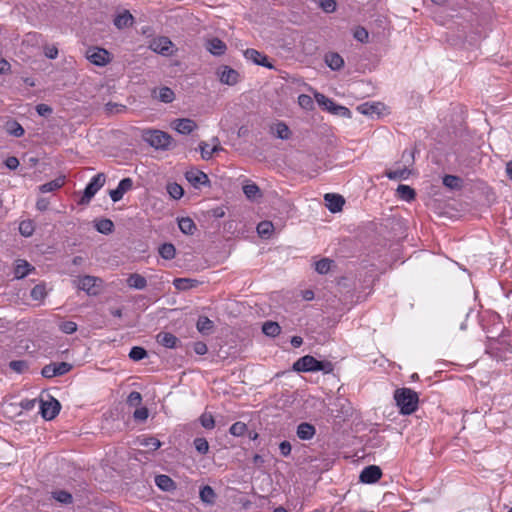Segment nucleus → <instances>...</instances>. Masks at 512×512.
<instances>
[{
    "label": "nucleus",
    "instance_id": "f257e3e1",
    "mask_svg": "<svg viewBox=\"0 0 512 512\" xmlns=\"http://www.w3.org/2000/svg\"><path fill=\"white\" fill-rule=\"evenodd\" d=\"M293 370L297 372L322 371L329 374L333 372L334 365L330 361H319L311 355H305L294 362Z\"/></svg>",
    "mask_w": 512,
    "mask_h": 512
},
{
    "label": "nucleus",
    "instance_id": "f03ea898",
    "mask_svg": "<svg viewBox=\"0 0 512 512\" xmlns=\"http://www.w3.org/2000/svg\"><path fill=\"white\" fill-rule=\"evenodd\" d=\"M396 405L403 415H410L417 410L418 394L410 388H399L394 392Z\"/></svg>",
    "mask_w": 512,
    "mask_h": 512
},
{
    "label": "nucleus",
    "instance_id": "7ed1b4c3",
    "mask_svg": "<svg viewBox=\"0 0 512 512\" xmlns=\"http://www.w3.org/2000/svg\"><path fill=\"white\" fill-rule=\"evenodd\" d=\"M144 140L152 147L161 150H168L174 146L173 138L161 130H147L143 134Z\"/></svg>",
    "mask_w": 512,
    "mask_h": 512
},
{
    "label": "nucleus",
    "instance_id": "20e7f679",
    "mask_svg": "<svg viewBox=\"0 0 512 512\" xmlns=\"http://www.w3.org/2000/svg\"><path fill=\"white\" fill-rule=\"evenodd\" d=\"M105 181L106 176L104 173H98L92 177L90 182L87 184L79 203L82 205L88 204L94 195L104 186Z\"/></svg>",
    "mask_w": 512,
    "mask_h": 512
},
{
    "label": "nucleus",
    "instance_id": "39448f33",
    "mask_svg": "<svg viewBox=\"0 0 512 512\" xmlns=\"http://www.w3.org/2000/svg\"><path fill=\"white\" fill-rule=\"evenodd\" d=\"M315 99L321 107L328 110L329 112L342 117H350L351 112L348 108L336 104L332 99L326 97L325 95L316 93Z\"/></svg>",
    "mask_w": 512,
    "mask_h": 512
},
{
    "label": "nucleus",
    "instance_id": "423d86ee",
    "mask_svg": "<svg viewBox=\"0 0 512 512\" xmlns=\"http://www.w3.org/2000/svg\"><path fill=\"white\" fill-rule=\"evenodd\" d=\"M86 58L96 66H105L111 61L110 53L99 47H92L86 51Z\"/></svg>",
    "mask_w": 512,
    "mask_h": 512
},
{
    "label": "nucleus",
    "instance_id": "0eeeda50",
    "mask_svg": "<svg viewBox=\"0 0 512 512\" xmlns=\"http://www.w3.org/2000/svg\"><path fill=\"white\" fill-rule=\"evenodd\" d=\"M72 369V365L67 362L50 363L45 365L41 370V375L45 378H53L62 376Z\"/></svg>",
    "mask_w": 512,
    "mask_h": 512
},
{
    "label": "nucleus",
    "instance_id": "6e6552de",
    "mask_svg": "<svg viewBox=\"0 0 512 512\" xmlns=\"http://www.w3.org/2000/svg\"><path fill=\"white\" fill-rule=\"evenodd\" d=\"M60 408V403L53 397L48 401H40V413L45 420L54 419L60 412Z\"/></svg>",
    "mask_w": 512,
    "mask_h": 512
},
{
    "label": "nucleus",
    "instance_id": "1a4fd4ad",
    "mask_svg": "<svg viewBox=\"0 0 512 512\" xmlns=\"http://www.w3.org/2000/svg\"><path fill=\"white\" fill-rule=\"evenodd\" d=\"M97 282H101V280L97 277L86 275L78 279L77 287L89 295H96L98 293Z\"/></svg>",
    "mask_w": 512,
    "mask_h": 512
},
{
    "label": "nucleus",
    "instance_id": "9d476101",
    "mask_svg": "<svg viewBox=\"0 0 512 512\" xmlns=\"http://www.w3.org/2000/svg\"><path fill=\"white\" fill-rule=\"evenodd\" d=\"M382 476L380 467L376 465H370L365 467L360 473L359 479L362 483L372 484L377 482Z\"/></svg>",
    "mask_w": 512,
    "mask_h": 512
},
{
    "label": "nucleus",
    "instance_id": "9b49d317",
    "mask_svg": "<svg viewBox=\"0 0 512 512\" xmlns=\"http://www.w3.org/2000/svg\"><path fill=\"white\" fill-rule=\"evenodd\" d=\"M244 57L256 65H260L269 69L273 68V65L269 62L267 56L256 49H246L244 51Z\"/></svg>",
    "mask_w": 512,
    "mask_h": 512
},
{
    "label": "nucleus",
    "instance_id": "f8f14e48",
    "mask_svg": "<svg viewBox=\"0 0 512 512\" xmlns=\"http://www.w3.org/2000/svg\"><path fill=\"white\" fill-rule=\"evenodd\" d=\"M219 80L221 83L233 86L239 80V73L229 66H223L218 71Z\"/></svg>",
    "mask_w": 512,
    "mask_h": 512
},
{
    "label": "nucleus",
    "instance_id": "ddd939ff",
    "mask_svg": "<svg viewBox=\"0 0 512 512\" xmlns=\"http://www.w3.org/2000/svg\"><path fill=\"white\" fill-rule=\"evenodd\" d=\"M186 180L195 188L201 185H208L210 183L207 174L202 171L192 169L185 173Z\"/></svg>",
    "mask_w": 512,
    "mask_h": 512
},
{
    "label": "nucleus",
    "instance_id": "4468645a",
    "mask_svg": "<svg viewBox=\"0 0 512 512\" xmlns=\"http://www.w3.org/2000/svg\"><path fill=\"white\" fill-rule=\"evenodd\" d=\"M133 187V180L131 178H124L122 179L117 188L114 190H111L109 195L113 202H118L123 198V195L131 190Z\"/></svg>",
    "mask_w": 512,
    "mask_h": 512
},
{
    "label": "nucleus",
    "instance_id": "2eb2a0df",
    "mask_svg": "<svg viewBox=\"0 0 512 512\" xmlns=\"http://www.w3.org/2000/svg\"><path fill=\"white\" fill-rule=\"evenodd\" d=\"M325 205L332 213H337L342 210L345 204L344 198L339 194L327 193L324 196Z\"/></svg>",
    "mask_w": 512,
    "mask_h": 512
},
{
    "label": "nucleus",
    "instance_id": "dca6fc26",
    "mask_svg": "<svg viewBox=\"0 0 512 512\" xmlns=\"http://www.w3.org/2000/svg\"><path fill=\"white\" fill-rule=\"evenodd\" d=\"M172 127L180 134H190L197 128L194 120L189 118L176 119L172 122Z\"/></svg>",
    "mask_w": 512,
    "mask_h": 512
},
{
    "label": "nucleus",
    "instance_id": "f3484780",
    "mask_svg": "<svg viewBox=\"0 0 512 512\" xmlns=\"http://www.w3.org/2000/svg\"><path fill=\"white\" fill-rule=\"evenodd\" d=\"M206 49L214 56H221L227 50L226 44L219 38L214 37L206 41Z\"/></svg>",
    "mask_w": 512,
    "mask_h": 512
},
{
    "label": "nucleus",
    "instance_id": "a211bd4d",
    "mask_svg": "<svg viewBox=\"0 0 512 512\" xmlns=\"http://www.w3.org/2000/svg\"><path fill=\"white\" fill-rule=\"evenodd\" d=\"M151 49L163 55L169 54L172 47V42L167 37H158L151 42Z\"/></svg>",
    "mask_w": 512,
    "mask_h": 512
},
{
    "label": "nucleus",
    "instance_id": "6ab92c4d",
    "mask_svg": "<svg viewBox=\"0 0 512 512\" xmlns=\"http://www.w3.org/2000/svg\"><path fill=\"white\" fill-rule=\"evenodd\" d=\"M35 268L29 264L26 260L18 259L14 267V275L17 279L26 277Z\"/></svg>",
    "mask_w": 512,
    "mask_h": 512
},
{
    "label": "nucleus",
    "instance_id": "aec40b11",
    "mask_svg": "<svg viewBox=\"0 0 512 512\" xmlns=\"http://www.w3.org/2000/svg\"><path fill=\"white\" fill-rule=\"evenodd\" d=\"M173 285L179 291H186L198 287L200 281L192 278H175Z\"/></svg>",
    "mask_w": 512,
    "mask_h": 512
},
{
    "label": "nucleus",
    "instance_id": "412c9836",
    "mask_svg": "<svg viewBox=\"0 0 512 512\" xmlns=\"http://www.w3.org/2000/svg\"><path fill=\"white\" fill-rule=\"evenodd\" d=\"M157 342L166 348H176L179 343V339L169 332H160L157 337Z\"/></svg>",
    "mask_w": 512,
    "mask_h": 512
},
{
    "label": "nucleus",
    "instance_id": "4be33fe9",
    "mask_svg": "<svg viewBox=\"0 0 512 512\" xmlns=\"http://www.w3.org/2000/svg\"><path fill=\"white\" fill-rule=\"evenodd\" d=\"M113 22L118 29H123L132 26L134 17L128 10H124L114 18Z\"/></svg>",
    "mask_w": 512,
    "mask_h": 512
},
{
    "label": "nucleus",
    "instance_id": "5701e85b",
    "mask_svg": "<svg viewBox=\"0 0 512 512\" xmlns=\"http://www.w3.org/2000/svg\"><path fill=\"white\" fill-rule=\"evenodd\" d=\"M315 427L307 422H303L298 425L296 434L301 440H310L315 435Z\"/></svg>",
    "mask_w": 512,
    "mask_h": 512
},
{
    "label": "nucleus",
    "instance_id": "b1692460",
    "mask_svg": "<svg viewBox=\"0 0 512 512\" xmlns=\"http://www.w3.org/2000/svg\"><path fill=\"white\" fill-rule=\"evenodd\" d=\"M153 95L159 101L163 103H171L175 99L174 91L169 87H161L158 92L156 90L153 91Z\"/></svg>",
    "mask_w": 512,
    "mask_h": 512
},
{
    "label": "nucleus",
    "instance_id": "393cba45",
    "mask_svg": "<svg viewBox=\"0 0 512 512\" xmlns=\"http://www.w3.org/2000/svg\"><path fill=\"white\" fill-rule=\"evenodd\" d=\"M155 484L163 491H171L176 488L175 482L168 475H158L155 477Z\"/></svg>",
    "mask_w": 512,
    "mask_h": 512
},
{
    "label": "nucleus",
    "instance_id": "a878e982",
    "mask_svg": "<svg viewBox=\"0 0 512 512\" xmlns=\"http://www.w3.org/2000/svg\"><path fill=\"white\" fill-rule=\"evenodd\" d=\"M197 330L203 335H209L214 329V323L206 316H200L196 324Z\"/></svg>",
    "mask_w": 512,
    "mask_h": 512
},
{
    "label": "nucleus",
    "instance_id": "bb28decb",
    "mask_svg": "<svg viewBox=\"0 0 512 512\" xmlns=\"http://www.w3.org/2000/svg\"><path fill=\"white\" fill-rule=\"evenodd\" d=\"M127 284L131 288L142 290L147 286V280L142 275L133 273L128 277Z\"/></svg>",
    "mask_w": 512,
    "mask_h": 512
},
{
    "label": "nucleus",
    "instance_id": "cd10ccee",
    "mask_svg": "<svg viewBox=\"0 0 512 512\" xmlns=\"http://www.w3.org/2000/svg\"><path fill=\"white\" fill-rule=\"evenodd\" d=\"M325 62L332 70H339L344 65L343 58L337 53H329L325 56Z\"/></svg>",
    "mask_w": 512,
    "mask_h": 512
},
{
    "label": "nucleus",
    "instance_id": "c85d7f7f",
    "mask_svg": "<svg viewBox=\"0 0 512 512\" xmlns=\"http://www.w3.org/2000/svg\"><path fill=\"white\" fill-rule=\"evenodd\" d=\"M178 226L181 232L186 235H193L196 230L194 221L189 217H183L179 219Z\"/></svg>",
    "mask_w": 512,
    "mask_h": 512
},
{
    "label": "nucleus",
    "instance_id": "c756f323",
    "mask_svg": "<svg viewBox=\"0 0 512 512\" xmlns=\"http://www.w3.org/2000/svg\"><path fill=\"white\" fill-rule=\"evenodd\" d=\"M262 332L269 337H276L281 332V327L277 322L274 321H266L262 325Z\"/></svg>",
    "mask_w": 512,
    "mask_h": 512
},
{
    "label": "nucleus",
    "instance_id": "7c9ffc66",
    "mask_svg": "<svg viewBox=\"0 0 512 512\" xmlns=\"http://www.w3.org/2000/svg\"><path fill=\"white\" fill-rule=\"evenodd\" d=\"M396 191H397V195L400 199L408 201V202L414 200L416 197V193H415L414 189L408 185L401 184L398 186Z\"/></svg>",
    "mask_w": 512,
    "mask_h": 512
},
{
    "label": "nucleus",
    "instance_id": "2f4dec72",
    "mask_svg": "<svg viewBox=\"0 0 512 512\" xmlns=\"http://www.w3.org/2000/svg\"><path fill=\"white\" fill-rule=\"evenodd\" d=\"M200 499L206 504H214L216 499V494L213 488L209 485H205L200 490Z\"/></svg>",
    "mask_w": 512,
    "mask_h": 512
},
{
    "label": "nucleus",
    "instance_id": "473e14b6",
    "mask_svg": "<svg viewBox=\"0 0 512 512\" xmlns=\"http://www.w3.org/2000/svg\"><path fill=\"white\" fill-rule=\"evenodd\" d=\"M274 230V226L270 221H262L257 225V233L262 238H269Z\"/></svg>",
    "mask_w": 512,
    "mask_h": 512
},
{
    "label": "nucleus",
    "instance_id": "72a5a7b5",
    "mask_svg": "<svg viewBox=\"0 0 512 512\" xmlns=\"http://www.w3.org/2000/svg\"><path fill=\"white\" fill-rule=\"evenodd\" d=\"M159 254L166 260H171L176 255V249L171 243H164L159 247Z\"/></svg>",
    "mask_w": 512,
    "mask_h": 512
},
{
    "label": "nucleus",
    "instance_id": "f704fd0d",
    "mask_svg": "<svg viewBox=\"0 0 512 512\" xmlns=\"http://www.w3.org/2000/svg\"><path fill=\"white\" fill-rule=\"evenodd\" d=\"M5 129L7 133L15 137H21L24 135V128L17 121H8Z\"/></svg>",
    "mask_w": 512,
    "mask_h": 512
},
{
    "label": "nucleus",
    "instance_id": "c9c22d12",
    "mask_svg": "<svg viewBox=\"0 0 512 512\" xmlns=\"http://www.w3.org/2000/svg\"><path fill=\"white\" fill-rule=\"evenodd\" d=\"M410 174H411V171L406 167L402 168V169L389 170V171L385 172V175L390 180L407 179Z\"/></svg>",
    "mask_w": 512,
    "mask_h": 512
},
{
    "label": "nucleus",
    "instance_id": "e433bc0d",
    "mask_svg": "<svg viewBox=\"0 0 512 512\" xmlns=\"http://www.w3.org/2000/svg\"><path fill=\"white\" fill-rule=\"evenodd\" d=\"M96 230L102 234H110L114 229V224L110 219H101L95 224Z\"/></svg>",
    "mask_w": 512,
    "mask_h": 512
},
{
    "label": "nucleus",
    "instance_id": "4c0bfd02",
    "mask_svg": "<svg viewBox=\"0 0 512 512\" xmlns=\"http://www.w3.org/2000/svg\"><path fill=\"white\" fill-rule=\"evenodd\" d=\"M52 498L62 504H70V503H72V500H73L72 495L65 490L53 491Z\"/></svg>",
    "mask_w": 512,
    "mask_h": 512
},
{
    "label": "nucleus",
    "instance_id": "58836bf2",
    "mask_svg": "<svg viewBox=\"0 0 512 512\" xmlns=\"http://www.w3.org/2000/svg\"><path fill=\"white\" fill-rule=\"evenodd\" d=\"M274 129H275V135L279 139L286 140V139L290 138V135H291L290 129L284 122H278L275 125Z\"/></svg>",
    "mask_w": 512,
    "mask_h": 512
},
{
    "label": "nucleus",
    "instance_id": "ea45409f",
    "mask_svg": "<svg viewBox=\"0 0 512 512\" xmlns=\"http://www.w3.org/2000/svg\"><path fill=\"white\" fill-rule=\"evenodd\" d=\"M64 184L62 179H55L50 182L44 183L39 187L40 192L48 193L59 189Z\"/></svg>",
    "mask_w": 512,
    "mask_h": 512
},
{
    "label": "nucleus",
    "instance_id": "a19ab883",
    "mask_svg": "<svg viewBox=\"0 0 512 512\" xmlns=\"http://www.w3.org/2000/svg\"><path fill=\"white\" fill-rule=\"evenodd\" d=\"M47 295L44 284H38L31 290L30 296L33 300L42 301Z\"/></svg>",
    "mask_w": 512,
    "mask_h": 512
},
{
    "label": "nucleus",
    "instance_id": "79ce46f5",
    "mask_svg": "<svg viewBox=\"0 0 512 512\" xmlns=\"http://www.w3.org/2000/svg\"><path fill=\"white\" fill-rule=\"evenodd\" d=\"M140 444L150 451H155L161 447V442L154 437H145L140 441Z\"/></svg>",
    "mask_w": 512,
    "mask_h": 512
},
{
    "label": "nucleus",
    "instance_id": "37998d69",
    "mask_svg": "<svg viewBox=\"0 0 512 512\" xmlns=\"http://www.w3.org/2000/svg\"><path fill=\"white\" fill-rule=\"evenodd\" d=\"M35 230L34 224L31 220H24L19 224V232L22 236L29 237Z\"/></svg>",
    "mask_w": 512,
    "mask_h": 512
},
{
    "label": "nucleus",
    "instance_id": "c03bdc74",
    "mask_svg": "<svg viewBox=\"0 0 512 512\" xmlns=\"http://www.w3.org/2000/svg\"><path fill=\"white\" fill-rule=\"evenodd\" d=\"M462 180L454 175H446L443 178V184L450 189H459L461 187Z\"/></svg>",
    "mask_w": 512,
    "mask_h": 512
},
{
    "label": "nucleus",
    "instance_id": "a18cd8bd",
    "mask_svg": "<svg viewBox=\"0 0 512 512\" xmlns=\"http://www.w3.org/2000/svg\"><path fill=\"white\" fill-rule=\"evenodd\" d=\"M333 261L328 258H323L315 263V270L319 274H326L329 272Z\"/></svg>",
    "mask_w": 512,
    "mask_h": 512
},
{
    "label": "nucleus",
    "instance_id": "49530a36",
    "mask_svg": "<svg viewBox=\"0 0 512 512\" xmlns=\"http://www.w3.org/2000/svg\"><path fill=\"white\" fill-rule=\"evenodd\" d=\"M167 192L173 199H180L183 196L184 190L177 183H169L167 185Z\"/></svg>",
    "mask_w": 512,
    "mask_h": 512
},
{
    "label": "nucleus",
    "instance_id": "de8ad7c7",
    "mask_svg": "<svg viewBox=\"0 0 512 512\" xmlns=\"http://www.w3.org/2000/svg\"><path fill=\"white\" fill-rule=\"evenodd\" d=\"M243 192L248 199H255L257 196L260 195V189L254 183L244 185Z\"/></svg>",
    "mask_w": 512,
    "mask_h": 512
},
{
    "label": "nucleus",
    "instance_id": "09e8293b",
    "mask_svg": "<svg viewBox=\"0 0 512 512\" xmlns=\"http://www.w3.org/2000/svg\"><path fill=\"white\" fill-rule=\"evenodd\" d=\"M147 356V351L139 346H134L129 352V357L134 361H140Z\"/></svg>",
    "mask_w": 512,
    "mask_h": 512
},
{
    "label": "nucleus",
    "instance_id": "8fccbe9b",
    "mask_svg": "<svg viewBox=\"0 0 512 512\" xmlns=\"http://www.w3.org/2000/svg\"><path fill=\"white\" fill-rule=\"evenodd\" d=\"M199 421L205 429H213L215 427V420L211 413L204 412Z\"/></svg>",
    "mask_w": 512,
    "mask_h": 512
},
{
    "label": "nucleus",
    "instance_id": "3c124183",
    "mask_svg": "<svg viewBox=\"0 0 512 512\" xmlns=\"http://www.w3.org/2000/svg\"><path fill=\"white\" fill-rule=\"evenodd\" d=\"M247 431V426L243 422H235L229 429L231 435L240 437Z\"/></svg>",
    "mask_w": 512,
    "mask_h": 512
},
{
    "label": "nucleus",
    "instance_id": "603ef678",
    "mask_svg": "<svg viewBox=\"0 0 512 512\" xmlns=\"http://www.w3.org/2000/svg\"><path fill=\"white\" fill-rule=\"evenodd\" d=\"M127 405L130 407H138L142 403V395L137 391H132L126 400Z\"/></svg>",
    "mask_w": 512,
    "mask_h": 512
},
{
    "label": "nucleus",
    "instance_id": "864d4df0",
    "mask_svg": "<svg viewBox=\"0 0 512 512\" xmlns=\"http://www.w3.org/2000/svg\"><path fill=\"white\" fill-rule=\"evenodd\" d=\"M9 367L17 373H24L28 370V363L24 360H14L9 363Z\"/></svg>",
    "mask_w": 512,
    "mask_h": 512
},
{
    "label": "nucleus",
    "instance_id": "5fc2aeb1",
    "mask_svg": "<svg viewBox=\"0 0 512 512\" xmlns=\"http://www.w3.org/2000/svg\"><path fill=\"white\" fill-rule=\"evenodd\" d=\"M194 446H195V449L200 454H206L209 450V444L205 438L198 437V438L194 439Z\"/></svg>",
    "mask_w": 512,
    "mask_h": 512
},
{
    "label": "nucleus",
    "instance_id": "6e6d98bb",
    "mask_svg": "<svg viewBox=\"0 0 512 512\" xmlns=\"http://www.w3.org/2000/svg\"><path fill=\"white\" fill-rule=\"evenodd\" d=\"M126 110V106L114 102H108L105 105V111L109 114H118L124 112Z\"/></svg>",
    "mask_w": 512,
    "mask_h": 512
},
{
    "label": "nucleus",
    "instance_id": "4d7b16f0",
    "mask_svg": "<svg viewBox=\"0 0 512 512\" xmlns=\"http://www.w3.org/2000/svg\"><path fill=\"white\" fill-rule=\"evenodd\" d=\"M353 36L357 41L361 43H366L368 42L369 33L364 27H358L354 31Z\"/></svg>",
    "mask_w": 512,
    "mask_h": 512
},
{
    "label": "nucleus",
    "instance_id": "13d9d810",
    "mask_svg": "<svg viewBox=\"0 0 512 512\" xmlns=\"http://www.w3.org/2000/svg\"><path fill=\"white\" fill-rule=\"evenodd\" d=\"M298 103H299V105L302 108H304L306 110L312 109L313 105H314V102H313L312 98L309 95H306V94H301L298 97Z\"/></svg>",
    "mask_w": 512,
    "mask_h": 512
},
{
    "label": "nucleus",
    "instance_id": "bf43d9fd",
    "mask_svg": "<svg viewBox=\"0 0 512 512\" xmlns=\"http://www.w3.org/2000/svg\"><path fill=\"white\" fill-rule=\"evenodd\" d=\"M319 6L326 13H332L336 10L337 4L335 0H320Z\"/></svg>",
    "mask_w": 512,
    "mask_h": 512
},
{
    "label": "nucleus",
    "instance_id": "052dcab7",
    "mask_svg": "<svg viewBox=\"0 0 512 512\" xmlns=\"http://www.w3.org/2000/svg\"><path fill=\"white\" fill-rule=\"evenodd\" d=\"M149 416V411L146 407H139L137 408L133 413V418L136 421L143 422L145 421Z\"/></svg>",
    "mask_w": 512,
    "mask_h": 512
},
{
    "label": "nucleus",
    "instance_id": "680f3d73",
    "mask_svg": "<svg viewBox=\"0 0 512 512\" xmlns=\"http://www.w3.org/2000/svg\"><path fill=\"white\" fill-rule=\"evenodd\" d=\"M60 330L66 334H72L77 330V324L73 321H64L60 324Z\"/></svg>",
    "mask_w": 512,
    "mask_h": 512
},
{
    "label": "nucleus",
    "instance_id": "e2e57ef3",
    "mask_svg": "<svg viewBox=\"0 0 512 512\" xmlns=\"http://www.w3.org/2000/svg\"><path fill=\"white\" fill-rule=\"evenodd\" d=\"M209 145L205 141L199 143V150L203 160H209L212 158V152L208 149Z\"/></svg>",
    "mask_w": 512,
    "mask_h": 512
},
{
    "label": "nucleus",
    "instance_id": "0e129e2a",
    "mask_svg": "<svg viewBox=\"0 0 512 512\" xmlns=\"http://www.w3.org/2000/svg\"><path fill=\"white\" fill-rule=\"evenodd\" d=\"M44 54L49 59H55L58 56V48L54 45H47L44 47Z\"/></svg>",
    "mask_w": 512,
    "mask_h": 512
},
{
    "label": "nucleus",
    "instance_id": "69168bd1",
    "mask_svg": "<svg viewBox=\"0 0 512 512\" xmlns=\"http://www.w3.org/2000/svg\"><path fill=\"white\" fill-rule=\"evenodd\" d=\"M193 350L198 355H204L208 351V347L204 342L198 341L193 345Z\"/></svg>",
    "mask_w": 512,
    "mask_h": 512
},
{
    "label": "nucleus",
    "instance_id": "338daca9",
    "mask_svg": "<svg viewBox=\"0 0 512 512\" xmlns=\"http://www.w3.org/2000/svg\"><path fill=\"white\" fill-rule=\"evenodd\" d=\"M280 453L282 456L287 457L290 455L292 447L289 441H282L279 444Z\"/></svg>",
    "mask_w": 512,
    "mask_h": 512
},
{
    "label": "nucleus",
    "instance_id": "774afa93",
    "mask_svg": "<svg viewBox=\"0 0 512 512\" xmlns=\"http://www.w3.org/2000/svg\"><path fill=\"white\" fill-rule=\"evenodd\" d=\"M36 111L40 116H48L52 113V108L47 104H38Z\"/></svg>",
    "mask_w": 512,
    "mask_h": 512
}]
</instances>
